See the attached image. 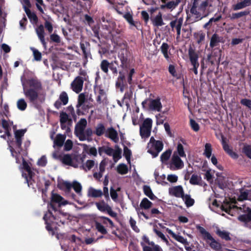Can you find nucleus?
I'll return each mask as SVG.
<instances>
[{"instance_id":"6e6d98bb","label":"nucleus","mask_w":251,"mask_h":251,"mask_svg":"<svg viewBox=\"0 0 251 251\" xmlns=\"http://www.w3.org/2000/svg\"><path fill=\"white\" fill-rule=\"evenodd\" d=\"M209 244L210 247L215 251H219L221 249L222 246L220 243L217 241L214 238L212 239Z\"/></svg>"},{"instance_id":"680f3d73","label":"nucleus","mask_w":251,"mask_h":251,"mask_svg":"<svg viewBox=\"0 0 251 251\" xmlns=\"http://www.w3.org/2000/svg\"><path fill=\"white\" fill-rule=\"evenodd\" d=\"M195 38L196 39L198 44H200L205 39V34L203 32L195 33L194 34Z\"/></svg>"},{"instance_id":"a19ab883","label":"nucleus","mask_w":251,"mask_h":251,"mask_svg":"<svg viewBox=\"0 0 251 251\" xmlns=\"http://www.w3.org/2000/svg\"><path fill=\"white\" fill-rule=\"evenodd\" d=\"M250 14L249 10L241 11L238 13H233L231 15L229 16L230 20H233L238 19L242 17L248 15Z\"/></svg>"},{"instance_id":"aec40b11","label":"nucleus","mask_w":251,"mask_h":251,"mask_svg":"<svg viewBox=\"0 0 251 251\" xmlns=\"http://www.w3.org/2000/svg\"><path fill=\"white\" fill-rule=\"evenodd\" d=\"M119 74V75L116 82V88H119L121 92H123L125 87L126 85L125 81L126 77L123 71H120Z\"/></svg>"},{"instance_id":"f704fd0d","label":"nucleus","mask_w":251,"mask_h":251,"mask_svg":"<svg viewBox=\"0 0 251 251\" xmlns=\"http://www.w3.org/2000/svg\"><path fill=\"white\" fill-rule=\"evenodd\" d=\"M80 47L83 52V57L84 60V64L87 63L88 62V58L89 56H91V53L89 50H87L85 45L83 43H80Z\"/></svg>"},{"instance_id":"412c9836","label":"nucleus","mask_w":251,"mask_h":251,"mask_svg":"<svg viewBox=\"0 0 251 251\" xmlns=\"http://www.w3.org/2000/svg\"><path fill=\"white\" fill-rule=\"evenodd\" d=\"M138 214L142 215L146 220L150 219L151 217L159 218V215L162 214V213L159 211L158 209L153 208L150 211V216L144 213L143 211H140V209L138 208L136 209Z\"/></svg>"},{"instance_id":"39448f33","label":"nucleus","mask_w":251,"mask_h":251,"mask_svg":"<svg viewBox=\"0 0 251 251\" xmlns=\"http://www.w3.org/2000/svg\"><path fill=\"white\" fill-rule=\"evenodd\" d=\"M68 203V201L65 200L60 195L57 194H52L51 200L50 204H48V206H50V208L56 211L58 210L61 206Z\"/></svg>"},{"instance_id":"9d476101","label":"nucleus","mask_w":251,"mask_h":251,"mask_svg":"<svg viewBox=\"0 0 251 251\" xmlns=\"http://www.w3.org/2000/svg\"><path fill=\"white\" fill-rule=\"evenodd\" d=\"M188 56L191 65L193 66L191 70L194 73L195 75L198 74V69L200 64L198 62L199 55L192 47H190L188 49Z\"/></svg>"},{"instance_id":"6ab92c4d","label":"nucleus","mask_w":251,"mask_h":251,"mask_svg":"<svg viewBox=\"0 0 251 251\" xmlns=\"http://www.w3.org/2000/svg\"><path fill=\"white\" fill-rule=\"evenodd\" d=\"M105 136L110 139L115 143H118L119 141L118 133L113 127H110L106 129Z\"/></svg>"},{"instance_id":"09e8293b","label":"nucleus","mask_w":251,"mask_h":251,"mask_svg":"<svg viewBox=\"0 0 251 251\" xmlns=\"http://www.w3.org/2000/svg\"><path fill=\"white\" fill-rule=\"evenodd\" d=\"M172 153V150L168 149L164 152L160 156V160L163 163H166V162L169 159Z\"/></svg>"},{"instance_id":"1a4fd4ad","label":"nucleus","mask_w":251,"mask_h":251,"mask_svg":"<svg viewBox=\"0 0 251 251\" xmlns=\"http://www.w3.org/2000/svg\"><path fill=\"white\" fill-rule=\"evenodd\" d=\"M73 2L72 5L76 7L79 11H88L91 8L93 1V0H70Z\"/></svg>"},{"instance_id":"c85d7f7f","label":"nucleus","mask_w":251,"mask_h":251,"mask_svg":"<svg viewBox=\"0 0 251 251\" xmlns=\"http://www.w3.org/2000/svg\"><path fill=\"white\" fill-rule=\"evenodd\" d=\"M94 92L96 94V89L98 88V95L96 98V100L97 102L99 104H100L102 102V98L103 97L106 96V93L105 91L101 88V86H98L97 85H95L94 87Z\"/></svg>"},{"instance_id":"5fc2aeb1","label":"nucleus","mask_w":251,"mask_h":251,"mask_svg":"<svg viewBox=\"0 0 251 251\" xmlns=\"http://www.w3.org/2000/svg\"><path fill=\"white\" fill-rule=\"evenodd\" d=\"M201 181V176L196 174H193L192 175L189 182L192 185H199Z\"/></svg>"},{"instance_id":"4be33fe9","label":"nucleus","mask_w":251,"mask_h":251,"mask_svg":"<svg viewBox=\"0 0 251 251\" xmlns=\"http://www.w3.org/2000/svg\"><path fill=\"white\" fill-rule=\"evenodd\" d=\"M169 193L170 195L176 198H181L184 195V191L182 186L178 185L173 187L169 189Z\"/></svg>"},{"instance_id":"a878e982","label":"nucleus","mask_w":251,"mask_h":251,"mask_svg":"<svg viewBox=\"0 0 251 251\" xmlns=\"http://www.w3.org/2000/svg\"><path fill=\"white\" fill-rule=\"evenodd\" d=\"M244 212L246 214L239 216V220L245 223L251 222V208L249 207H246L244 209Z\"/></svg>"},{"instance_id":"864d4df0","label":"nucleus","mask_w":251,"mask_h":251,"mask_svg":"<svg viewBox=\"0 0 251 251\" xmlns=\"http://www.w3.org/2000/svg\"><path fill=\"white\" fill-rule=\"evenodd\" d=\"M203 154L208 158H209L212 154V146L210 143H206L204 146Z\"/></svg>"},{"instance_id":"ea45409f","label":"nucleus","mask_w":251,"mask_h":251,"mask_svg":"<svg viewBox=\"0 0 251 251\" xmlns=\"http://www.w3.org/2000/svg\"><path fill=\"white\" fill-rule=\"evenodd\" d=\"M169 49V46L166 43H163L160 47V50L161 52L163 54L164 58L168 61L170 59V57L168 53Z\"/></svg>"},{"instance_id":"4d7b16f0","label":"nucleus","mask_w":251,"mask_h":251,"mask_svg":"<svg viewBox=\"0 0 251 251\" xmlns=\"http://www.w3.org/2000/svg\"><path fill=\"white\" fill-rule=\"evenodd\" d=\"M99 219L100 220V222L105 225H106L108 223L109 224L110 226L111 227L114 226V223L109 218L104 217V216H100L99 217Z\"/></svg>"},{"instance_id":"2eb2a0df","label":"nucleus","mask_w":251,"mask_h":251,"mask_svg":"<svg viewBox=\"0 0 251 251\" xmlns=\"http://www.w3.org/2000/svg\"><path fill=\"white\" fill-rule=\"evenodd\" d=\"M163 146L162 141L157 140V141L151 145V148L148 150V152L151 154L153 157H156L162 150Z\"/></svg>"},{"instance_id":"774afa93","label":"nucleus","mask_w":251,"mask_h":251,"mask_svg":"<svg viewBox=\"0 0 251 251\" xmlns=\"http://www.w3.org/2000/svg\"><path fill=\"white\" fill-rule=\"evenodd\" d=\"M153 231L155 234L160 237L164 242H166L167 244H168L169 242L167 239L166 238L164 234L160 230H158L157 228H154Z\"/></svg>"},{"instance_id":"7ed1b4c3","label":"nucleus","mask_w":251,"mask_h":251,"mask_svg":"<svg viewBox=\"0 0 251 251\" xmlns=\"http://www.w3.org/2000/svg\"><path fill=\"white\" fill-rule=\"evenodd\" d=\"M188 6L191 16L195 17V21H198L206 16L205 13L208 6V0H193L192 4Z\"/></svg>"},{"instance_id":"5701e85b","label":"nucleus","mask_w":251,"mask_h":251,"mask_svg":"<svg viewBox=\"0 0 251 251\" xmlns=\"http://www.w3.org/2000/svg\"><path fill=\"white\" fill-rule=\"evenodd\" d=\"M223 42V37L219 36V34L216 33H215L212 35L210 38L209 46L210 48H213L218 46L220 43Z\"/></svg>"},{"instance_id":"8fccbe9b","label":"nucleus","mask_w":251,"mask_h":251,"mask_svg":"<svg viewBox=\"0 0 251 251\" xmlns=\"http://www.w3.org/2000/svg\"><path fill=\"white\" fill-rule=\"evenodd\" d=\"M115 148H117V150H114V153L112 156H113L114 161L116 162L122 157V150L117 145L115 146Z\"/></svg>"},{"instance_id":"423d86ee","label":"nucleus","mask_w":251,"mask_h":251,"mask_svg":"<svg viewBox=\"0 0 251 251\" xmlns=\"http://www.w3.org/2000/svg\"><path fill=\"white\" fill-rule=\"evenodd\" d=\"M59 118L61 128L65 130L66 133L69 135V134L71 132V128L73 125L72 119L69 118V115L64 111L60 113Z\"/></svg>"},{"instance_id":"b1692460","label":"nucleus","mask_w":251,"mask_h":251,"mask_svg":"<svg viewBox=\"0 0 251 251\" xmlns=\"http://www.w3.org/2000/svg\"><path fill=\"white\" fill-rule=\"evenodd\" d=\"M236 203L235 200H231L229 201L224 202L222 205V209L226 213H229L232 209L238 208L235 204Z\"/></svg>"},{"instance_id":"2f4dec72","label":"nucleus","mask_w":251,"mask_h":251,"mask_svg":"<svg viewBox=\"0 0 251 251\" xmlns=\"http://www.w3.org/2000/svg\"><path fill=\"white\" fill-rule=\"evenodd\" d=\"M106 129L104 125L102 123H99L96 127L94 133L98 136H101L105 134Z\"/></svg>"},{"instance_id":"13d9d810","label":"nucleus","mask_w":251,"mask_h":251,"mask_svg":"<svg viewBox=\"0 0 251 251\" xmlns=\"http://www.w3.org/2000/svg\"><path fill=\"white\" fill-rule=\"evenodd\" d=\"M72 188L79 195H81L82 186L79 182L75 181L72 184Z\"/></svg>"},{"instance_id":"a18cd8bd","label":"nucleus","mask_w":251,"mask_h":251,"mask_svg":"<svg viewBox=\"0 0 251 251\" xmlns=\"http://www.w3.org/2000/svg\"><path fill=\"white\" fill-rule=\"evenodd\" d=\"M250 191L245 190L244 188L240 189V195L239 196V200L243 201L249 199Z\"/></svg>"},{"instance_id":"a211bd4d","label":"nucleus","mask_w":251,"mask_h":251,"mask_svg":"<svg viewBox=\"0 0 251 251\" xmlns=\"http://www.w3.org/2000/svg\"><path fill=\"white\" fill-rule=\"evenodd\" d=\"M69 101V97L67 93L65 91L62 92L59 95V99L54 103V106L59 109L62 105H66Z\"/></svg>"},{"instance_id":"603ef678","label":"nucleus","mask_w":251,"mask_h":251,"mask_svg":"<svg viewBox=\"0 0 251 251\" xmlns=\"http://www.w3.org/2000/svg\"><path fill=\"white\" fill-rule=\"evenodd\" d=\"M153 24L154 25L156 26H160L164 25V24L160 13H159L154 19L153 21Z\"/></svg>"},{"instance_id":"f8f14e48","label":"nucleus","mask_w":251,"mask_h":251,"mask_svg":"<svg viewBox=\"0 0 251 251\" xmlns=\"http://www.w3.org/2000/svg\"><path fill=\"white\" fill-rule=\"evenodd\" d=\"M95 204L99 210L102 212H107L111 217L115 218L117 216V214L114 212L110 206L106 203L104 200L100 202H97Z\"/></svg>"},{"instance_id":"c756f323","label":"nucleus","mask_w":251,"mask_h":251,"mask_svg":"<svg viewBox=\"0 0 251 251\" xmlns=\"http://www.w3.org/2000/svg\"><path fill=\"white\" fill-rule=\"evenodd\" d=\"M168 232L169 234H170L172 237L176 240L177 241L184 244V245H188V243L186 239H185L183 236L179 235L178 234H176L171 229L168 230Z\"/></svg>"},{"instance_id":"3c124183","label":"nucleus","mask_w":251,"mask_h":251,"mask_svg":"<svg viewBox=\"0 0 251 251\" xmlns=\"http://www.w3.org/2000/svg\"><path fill=\"white\" fill-rule=\"evenodd\" d=\"M117 171L121 175L127 174L128 172V168L127 165L123 163L120 164L117 166Z\"/></svg>"},{"instance_id":"0eeeda50","label":"nucleus","mask_w":251,"mask_h":251,"mask_svg":"<svg viewBox=\"0 0 251 251\" xmlns=\"http://www.w3.org/2000/svg\"><path fill=\"white\" fill-rule=\"evenodd\" d=\"M152 121L150 118L146 119L140 127V135L142 138H148L150 136Z\"/></svg>"},{"instance_id":"338daca9","label":"nucleus","mask_w":251,"mask_h":251,"mask_svg":"<svg viewBox=\"0 0 251 251\" xmlns=\"http://www.w3.org/2000/svg\"><path fill=\"white\" fill-rule=\"evenodd\" d=\"M124 17L125 19L128 22V23L133 26L135 25V23L134 21L133 20L132 15L129 12L126 13L124 16Z\"/></svg>"},{"instance_id":"393cba45","label":"nucleus","mask_w":251,"mask_h":251,"mask_svg":"<svg viewBox=\"0 0 251 251\" xmlns=\"http://www.w3.org/2000/svg\"><path fill=\"white\" fill-rule=\"evenodd\" d=\"M216 234L221 239L226 241H230L231 238L230 237V233L225 230H221V229L218 227H216L215 230Z\"/></svg>"},{"instance_id":"c03bdc74","label":"nucleus","mask_w":251,"mask_h":251,"mask_svg":"<svg viewBox=\"0 0 251 251\" xmlns=\"http://www.w3.org/2000/svg\"><path fill=\"white\" fill-rule=\"evenodd\" d=\"M24 10L27 17L30 20V21H32L33 22L35 23H36L37 21L38 18L37 16L34 13L32 12L29 8L25 6H24Z\"/></svg>"},{"instance_id":"f3484780","label":"nucleus","mask_w":251,"mask_h":251,"mask_svg":"<svg viewBox=\"0 0 251 251\" xmlns=\"http://www.w3.org/2000/svg\"><path fill=\"white\" fill-rule=\"evenodd\" d=\"M118 56L121 61L120 67L124 69H127L128 66L127 50L124 49L121 50Z\"/></svg>"},{"instance_id":"cd10ccee","label":"nucleus","mask_w":251,"mask_h":251,"mask_svg":"<svg viewBox=\"0 0 251 251\" xmlns=\"http://www.w3.org/2000/svg\"><path fill=\"white\" fill-rule=\"evenodd\" d=\"M61 161L65 165L71 166L75 168L77 167V165L76 163H74L73 159L72 158L70 154H64L61 158Z\"/></svg>"},{"instance_id":"58836bf2","label":"nucleus","mask_w":251,"mask_h":251,"mask_svg":"<svg viewBox=\"0 0 251 251\" xmlns=\"http://www.w3.org/2000/svg\"><path fill=\"white\" fill-rule=\"evenodd\" d=\"M66 139L65 135L57 134L54 139V144L57 147H61L65 141Z\"/></svg>"},{"instance_id":"49530a36","label":"nucleus","mask_w":251,"mask_h":251,"mask_svg":"<svg viewBox=\"0 0 251 251\" xmlns=\"http://www.w3.org/2000/svg\"><path fill=\"white\" fill-rule=\"evenodd\" d=\"M110 63L106 59L102 60L100 64V68L102 71L105 74H107L108 73V69H109Z\"/></svg>"},{"instance_id":"0e129e2a","label":"nucleus","mask_w":251,"mask_h":251,"mask_svg":"<svg viewBox=\"0 0 251 251\" xmlns=\"http://www.w3.org/2000/svg\"><path fill=\"white\" fill-rule=\"evenodd\" d=\"M45 188L43 189L39 188V190H41L42 192V197L43 201H44V204H45L47 202V181H45L44 183Z\"/></svg>"},{"instance_id":"7c9ffc66","label":"nucleus","mask_w":251,"mask_h":251,"mask_svg":"<svg viewBox=\"0 0 251 251\" xmlns=\"http://www.w3.org/2000/svg\"><path fill=\"white\" fill-rule=\"evenodd\" d=\"M36 32L39 38L40 39L42 44H43L45 49L46 48V43L44 38V30L43 26L41 25L38 28L36 29Z\"/></svg>"},{"instance_id":"dca6fc26","label":"nucleus","mask_w":251,"mask_h":251,"mask_svg":"<svg viewBox=\"0 0 251 251\" xmlns=\"http://www.w3.org/2000/svg\"><path fill=\"white\" fill-rule=\"evenodd\" d=\"M222 145L223 146V150L224 151L232 158L236 159L238 158L239 156L238 154L233 151L232 148L226 142V138L222 135Z\"/></svg>"},{"instance_id":"9b49d317","label":"nucleus","mask_w":251,"mask_h":251,"mask_svg":"<svg viewBox=\"0 0 251 251\" xmlns=\"http://www.w3.org/2000/svg\"><path fill=\"white\" fill-rule=\"evenodd\" d=\"M48 6L55 14L59 16L64 12V7L61 0H48Z\"/></svg>"},{"instance_id":"f03ea898","label":"nucleus","mask_w":251,"mask_h":251,"mask_svg":"<svg viewBox=\"0 0 251 251\" xmlns=\"http://www.w3.org/2000/svg\"><path fill=\"white\" fill-rule=\"evenodd\" d=\"M26 83L29 88L26 87L24 84H23L24 94L30 102L32 103L36 108H39V105L37 103V100H38L41 103H42L45 100V98L38 97V92L42 89L41 83L38 79L35 78L27 80Z\"/></svg>"},{"instance_id":"4468645a","label":"nucleus","mask_w":251,"mask_h":251,"mask_svg":"<svg viewBox=\"0 0 251 251\" xmlns=\"http://www.w3.org/2000/svg\"><path fill=\"white\" fill-rule=\"evenodd\" d=\"M184 166L183 161L181 159L180 157L177 155H176L175 153H174L171 162L169 165V168L172 171L179 170L182 168Z\"/></svg>"},{"instance_id":"69168bd1","label":"nucleus","mask_w":251,"mask_h":251,"mask_svg":"<svg viewBox=\"0 0 251 251\" xmlns=\"http://www.w3.org/2000/svg\"><path fill=\"white\" fill-rule=\"evenodd\" d=\"M86 97L84 93H81L79 95L78 97L77 103L76 104V108H79L85 101Z\"/></svg>"},{"instance_id":"f257e3e1","label":"nucleus","mask_w":251,"mask_h":251,"mask_svg":"<svg viewBox=\"0 0 251 251\" xmlns=\"http://www.w3.org/2000/svg\"><path fill=\"white\" fill-rule=\"evenodd\" d=\"M26 129L16 130L14 132L15 141L11 143L12 145H9L11 155L16 159V162L18 164L21 163V159L23 161V168L27 173H23V176L25 177L26 183L30 187L34 182L32 179L35 174L33 173L25 161L23 156H26L27 154V150L30 145V141L27 140L24 142V147L22 146L23 138L26 132Z\"/></svg>"},{"instance_id":"79ce46f5","label":"nucleus","mask_w":251,"mask_h":251,"mask_svg":"<svg viewBox=\"0 0 251 251\" xmlns=\"http://www.w3.org/2000/svg\"><path fill=\"white\" fill-rule=\"evenodd\" d=\"M119 66V62L118 60L116 59L110 62V66H109V69L111 70V71L112 73V74L114 75H117L118 73H119L118 71V67Z\"/></svg>"},{"instance_id":"e2e57ef3","label":"nucleus","mask_w":251,"mask_h":251,"mask_svg":"<svg viewBox=\"0 0 251 251\" xmlns=\"http://www.w3.org/2000/svg\"><path fill=\"white\" fill-rule=\"evenodd\" d=\"M242 152L249 158L251 159V145H245L242 149Z\"/></svg>"},{"instance_id":"c9c22d12","label":"nucleus","mask_w":251,"mask_h":251,"mask_svg":"<svg viewBox=\"0 0 251 251\" xmlns=\"http://www.w3.org/2000/svg\"><path fill=\"white\" fill-rule=\"evenodd\" d=\"M152 203L147 198H144L140 203V207L142 209L148 210L152 207Z\"/></svg>"},{"instance_id":"37998d69","label":"nucleus","mask_w":251,"mask_h":251,"mask_svg":"<svg viewBox=\"0 0 251 251\" xmlns=\"http://www.w3.org/2000/svg\"><path fill=\"white\" fill-rule=\"evenodd\" d=\"M182 199L184 201L187 207H189L193 206L195 203L194 200L191 198L190 195L184 194V196L182 197Z\"/></svg>"},{"instance_id":"473e14b6","label":"nucleus","mask_w":251,"mask_h":251,"mask_svg":"<svg viewBox=\"0 0 251 251\" xmlns=\"http://www.w3.org/2000/svg\"><path fill=\"white\" fill-rule=\"evenodd\" d=\"M61 42V38L58 35L57 32L54 31L53 33L50 35V43H54L55 45H59Z\"/></svg>"},{"instance_id":"bb28decb","label":"nucleus","mask_w":251,"mask_h":251,"mask_svg":"<svg viewBox=\"0 0 251 251\" xmlns=\"http://www.w3.org/2000/svg\"><path fill=\"white\" fill-rule=\"evenodd\" d=\"M197 229L201 234L203 240L206 241L207 242H208L207 240L211 241L212 239H213V237L211 236L210 233L207 231L204 227L200 226H197Z\"/></svg>"},{"instance_id":"20e7f679","label":"nucleus","mask_w":251,"mask_h":251,"mask_svg":"<svg viewBox=\"0 0 251 251\" xmlns=\"http://www.w3.org/2000/svg\"><path fill=\"white\" fill-rule=\"evenodd\" d=\"M86 126V120L84 118H82L75 126V134L80 141L86 140V137H91L94 133L91 128H87L85 130Z\"/></svg>"},{"instance_id":"de8ad7c7","label":"nucleus","mask_w":251,"mask_h":251,"mask_svg":"<svg viewBox=\"0 0 251 251\" xmlns=\"http://www.w3.org/2000/svg\"><path fill=\"white\" fill-rule=\"evenodd\" d=\"M95 225L96 229L100 233H101L103 235H105L107 233L106 229L100 222L96 221L95 222Z\"/></svg>"},{"instance_id":"72a5a7b5","label":"nucleus","mask_w":251,"mask_h":251,"mask_svg":"<svg viewBox=\"0 0 251 251\" xmlns=\"http://www.w3.org/2000/svg\"><path fill=\"white\" fill-rule=\"evenodd\" d=\"M143 191L146 196L149 197L151 200H155L157 197L153 194L151 187L148 185L143 186Z\"/></svg>"},{"instance_id":"6e6552de","label":"nucleus","mask_w":251,"mask_h":251,"mask_svg":"<svg viewBox=\"0 0 251 251\" xmlns=\"http://www.w3.org/2000/svg\"><path fill=\"white\" fill-rule=\"evenodd\" d=\"M148 101L150 102L149 103V109L152 111H157L158 112L161 111L162 105L159 98L154 100L146 99L142 102V105L143 108H146V104L148 103Z\"/></svg>"},{"instance_id":"ddd939ff","label":"nucleus","mask_w":251,"mask_h":251,"mask_svg":"<svg viewBox=\"0 0 251 251\" xmlns=\"http://www.w3.org/2000/svg\"><path fill=\"white\" fill-rule=\"evenodd\" d=\"M86 78L84 77L77 76L72 82L71 88L72 90L77 94L80 93L83 88L84 81Z\"/></svg>"},{"instance_id":"e433bc0d","label":"nucleus","mask_w":251,"mask_h":251,"mask_svg":"<svg viewBox=\"0 0 251 251\" xmlns=\"http://www.w3.org/2000/svg\"><path fill=\"white\" fill-rule=\"evenodd\" d=\"M58 188L66 192H70L72 188V184L68 181H63L58 184Z\"/></svg>"},{"instance_id":"4c0bfd02","label":"nucleus","mask_w":251,"mask_h":251,"mask_svg":"<svg viewBox=\"0 0 251 251\" xmlns=\"http://www.w3.org/2000/svg\"><path fill=\"white\" fill-rule=\"evenodd\" d=\"M103 195L102 192L100 190L95 189L93 188H90L88 191V196L93 198H99Z\"/></svg>"},{"instance_id":"bf43d9fd","label":"nucleus","mask_w":251,"mask_h":251,"mask_svg":"<svg viewBox=\"0 0 251 251\" xmlns=\"http://www.w3.org/2000/svg\"><path fill=\"white\" fill-rule=\"evenodd\" d=\"M17 105L18 108L21 111L25 110L27 107V104L23 99L19 100L17 101Z\"/></svg>"},{"instance_id":"052dcab7","label":"nucleus","mask_w":251,"mask_h":251,"mask_svg":"<svg viewBox=\"0 0 251 251\" xmlns=\"http://www.w3.org/2000/svg\"><path fill=\"white\" fill-rule=\"evenodd\" d=\"M124 156L125 157L128 163L130 162V157L131 156V151L126 146L124 147Z\"/></svg>"}]
</instances>
